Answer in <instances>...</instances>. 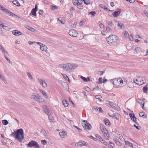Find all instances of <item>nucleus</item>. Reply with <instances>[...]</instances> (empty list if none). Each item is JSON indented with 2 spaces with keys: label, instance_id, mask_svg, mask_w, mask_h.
Listing matches in <instances>:
<instances>
[{
  "label": "nucleus",
  "instance_id": "1",
  "mask_svg": "<svg viewBox=\"0 0 148 148\" xmlns=\"http://www.w3.org/2000/svg\"><path fill=\"white\" fill-rule=\"evenodd\" d=\"M15 132V138L17 139L18 141L21 142L24 139L23 130L22 129L17 130Z\"/></svg>",
  "mask_w": 148,
  "mask_h": 148
},
{
  "label": "nucleus",
  "instance_id": "2",
  "mask_svg": "<svg viewBox=\"0 0 148 148\" xmlns=\"http://www.w3.org/2000/svg\"><path fill=\"white\" fill-rule=\"evenodd\" d=\"M106 40L108 43L110 45H112L116 44L118 40V37L115 35H112L107 38Z\"/></svg>",
  "mask_w": 148,
  "mask_h": 148
},
{
  "label": "nucleus",
  "instance_id": "3",
  "mask_svg": "<svg viewBox=\"0 0 148 148\" xmlns=\"http://www.w3.org/2000/svg\"><path fill=\"white\" fill-rule=\"evenodd\" d=\"M59 67L62 68L63 70L65 71L71 70L73 68V65L70 63L60 64Z\"/></svg>",
  "mask_w": 148,
  "mask_h": 148
},
{
  "label": "nucleus",
  "instance_id": "4",
  "mask_svg": "<svg viewBox=\"0 0 148 148\" xmlns=\"http://www.w3.org/2000/svg\"><path fill=\"white\" fill-rule=\"evenodd\" d=\"M31 98L34 100L41 102L43 101V99L41 97L38 95V94L37 95L35 94L34 93H33L31 96Z\"/></svg>",
  "mask_w": 148,
  "mask_h": 148
},
{
  "label": "nucleus",
  "instance_id": "5",
  "mask_svg": "<svg viewBox=\"0 0 148 148\" xmlns=\"http://www.w3.org/2000/svg\"><path fill=\"white\" fill-rule=\"evenodd\" d=\"M27 146L29 147H34V148H40L38 143L35 140H32L27 145Z\"/></svg>",
  "mask_w": 148,
  "mask_h": 148
},
{
  "label": "nucleus",
  "instance_id": "6",
  "mask_svg": "<svg viewBox=\"0 0 148 148\" xmlns=\"http://www.w3.org/2000/svg\"><path fill=\"white\" fill-rule=\"evenodd\" d=\"M133 82L136 84L138 85H142L144 83L142 79L140 77H138L137 78L135 81V79H134L133 80Z\"/></svg>",
  "mask_w": 148,
  "mask_h": 148
},
{
  "label": "nucleus",
  "instance_id": "7",
  "mask_svg": "<svg viewBox=\"0 0 148 148\" xmlns=\"http://www.w3.org/2000/svg\"><path fill=\"white\" fill-rule=\"evenodd\" d=\"M69 33V35L72 37H77L78 34V33L74 29H71Z\"/></svg>",
  "mask_w": 148,
  "mask_h": 148
},
{
  "label": "nucleus",
  "instance_id": "8",
  "mask_svg": "<svg viewBox=\"0 0 148 148\" xmlns=\"http://www.w3.org/2000/svg\"><path fill=\"white\" fill-rule=\"evenodd\" d=\"M121 12V10L120 9L117 8L116 10L112 14L113 16L115 18H117L118 16L119 15Z\"/></svg>",
  "mask_w": 148,
  "mask_h": 148
},
{
  "label": "nucleus",
  "instance_id": "9",
  "mask_svg": "<svg viewBox=\"0 0 148 148\" xmlns=\"http://www.w3.org/2000/svg\"><path fill=\"white\" fill-rule=\"evenodd\" d=\"M38 82L44 87H45L47 86V83L45 82L44 79H42L40 78L38 79Z\"/></svg>",
  "mask_w": 148,
  "mask_h": 148
},
{
  "label": "nucleus",
  "instance_id": "10",
  "mask_svg": "<svg viewBox=\"0 0 148 148\" xmlns=\"http://www.w3.org/2000/svg\"><path fill=\"white\" fill-rule=\"evenodd\" d=\"M42 108L44 111V112L48 115L49 114H51V112L47 108V107L45 105H43Z\"/></svg>",
  "mask_w": 148,
  "mask_h": 148
},
{
  "label": "nucleus",
  "instance_id": "11",
  "mask_svg": "<svg viewBox=\"0 0 148 148\" xmlns=\"http://www.w3.org/2000/svg\"><path fill=\"white\" fill-rule=\"evenodd\" d=\"M129 115L131 120L137 124V123L136 122L137 119L135 116L134 114L133 113H131L129 114Z\"/></svg>",
  "mask_w": 148,
  "mask_h": 148
},
{
  "label": "nucleus",
  "instance_id": "12",
  "mask_svg": "<svg viewBox=\"0 0 148 148\" xmlns=\"http://www.w3.org/2000/svg\"><path fill=\"white\" fill-rule=\"evenodd\" d=\"M12 34L15 36H18L21 35V32L17 30H13L12 31Z\"/></svg>",
  "mask_w": 148,
  "mask_h": 148
},
{
  "label": "nucleus",
  "instance_id": "13",
  "mask_svg": "<svg viewBox=\"0 0 148 148\" xmlns=\"http://www.w3.org/2000/svg\"><path fill=\"white\" fill-rule=\"evenodd\" d=\"M83 127L85 129L87 128L89 130H90L91 129L92 127L91 125L88 123L84 124V125Z\"/></svg>",
  "mask_w": 148,
  "mask_h": 148
},
{
  "label": "nucleus",
  "instance_id": "14",
  "mask_svg": "<svg viewBox=\"0 0 148 148\" xmlns=\"http://www.w3.org/2000/svg\"><path fill=\"white\" fill-rule=\"evenodd\" d=\"M59 134L60 136L64 138L66 136V133L64 130H62L60 132H59Z\"/></svg>",
  "mask_w": 148,
  "mask_h": 148
},
{
  "label": "nucleus",
  "instance_id": "15",
  "mask_svg": "<svg viewBox=\"0 0 148 148\" xmlns=\"http://www.w3.org/2000/svg\"><path fill=\"white\" fill-rule=\"evenodd\" d=\"M137 101L138 103H143L142 106V107L143 110H145L146 109L144 107V103H145V102H144V101H143L142 100L138 99L137 100Z\"/></svg>",
  "mask_w": 148,
  "mask_h": 148
},
{
  "label": "nucleus",
  "instance_id": "16",
  "mask_svg": "<svg viewBox=\"0 0 148 148\" xmlns=\"http://www.w3.org/2000/svg\"><path fill=\"white\" fill-rule=\"evenodd\" d=\"M119 80V79H115L113 80H112L111 82L112 84H113L114 85V86L115 87H116L118 86V80Z\"/></svg>",
  "mask_w": 148,
  "mask_h": 148
},
{
  "label": "nucleus",
  "instance_id": "17",
  "mask_svg": "<svg viewBox=\"0 0 148 148\" xmlns=\"http://www.w3.org/2000/svg\"><path fill=\"white\" fill-rule=\"evenodd\" d=\"M40 49L42 51H46L47 49V47L46 45L43 44L40 47Z\"/></svg>",
  "mask_w": 148,
  "mask_h": 148
},
{
  "label": "nucleus",
  "instance_id": "18",
  "mask_svg": "<svg viewBox=\"0 0 148 148\" xmlns=\"http://www.w3.org/2000/svg\"><path fill=\"white\" fill-rule=\"evenodd\" d=\"M78 144L80 146L82 147L84 146H86L88 145L87 143L83 141L82 142H78Z\"/></svg>",
  "mask_w": 148,
  "mask_h": 148
},
{
  "label": "nucleus",
  "instance_id": "19",
  "mask_svg": "<svg viewBox=\"0 0 148 148\" xmlns=\"http://www.w3.org/2000/svg\"><path fill=\"white\" fill-rule=\"evenodd\" d=\"M106 132H107L103 136L105 139L109 140L110 139V136L108 131H106Z\"/></svg>",
  "mask_w": 148,
  "mask_h": 148
},
{
  "label": "nucleus",
  "instance_id": "20",
  "mask_svg": "<svg viewBox=\"0 0 148 148\" xmlns=\"http://www.w3.org/2000/svg\"><path fill=\"white\" fill-rule=\"evenodd\" d=\"M107 103L108 104H109V105H108V106L109 107H111L112 108H114V106L115 105V104L113 103V102L109 101H108Z\"/></svg>",
  "mask_w": 148,
  "mask_h": 148
},
{
  "label": "nucleus",
  "instance_id": "21",
  "mask_svg": "<svg viewBox=\"0 0 148 148\" xmlns=\"http://www.w3.org/2000/svg\"><path fill=\"white\" fill-rule=\"evenodd\" d=\"M100 127L101 131L102 132H104L106 131H107L106 130V128L105 127L104 125L103 124H100Z\"/></svg>",
  "mask_w": 148,
  "mask_h": 148
},
{
  "label": "nucleus",
  "instance_id": "22",
  "mask_svg": "<svg viewBox=\"0 0 148 148\" xmlns=\"http://www.w3.org/2000/svg\"><path fill=\"white\" fill-rule=\"evenodd\" d=\"M25 27L28 29L30 30V31L32 32H34L35 30V29L32 28V27H30L29 25H25Z\"/></svg>",
  "mask_w": 148,
  "mask_h": 148
},
{
  "label": "nucleus",
  "instance_id": "23",
  "mask_svg": "<svg viewBox=\"0 0 148 148\" xmlns=\"http://www.w3.org/2000/svg\"><path fill=\"white\" fill-rule=\"evenodd\" d=\"M40 92L42 93L43 95L45 96V98L47 99L48 98V97L47 96V95L45 92L43 90H40Z\"/></svg>",
  "mask_w": 148,
  "mask_h": 148
},
{
  "label": "nucleus",
  "instance_id": "24",
  "mask_svg": "<svg viewBox=\"0 0 148 148\" xmlns=\"http://www.w3.org/2000/svg\"><path fill=\"white\" fill-rule=\"evenodd\" d=\"M58 21H60L62 24H64L65 22V20L62 17H59L58 19Z\"/></svg>",
  "mask_w": 148,
  "mask_h": 148
},
{
  "label": "nucleus",
  "instance_id": "25",
  "mask_svg": "<svg viewBox=\"0 0 148 148\" xmlns=\"http://www.w3.org/2000/svg\"><path fill=\"white\" fill-rule=\"evenodd\" d=\"M139 116H140L144 118H147V115H146V114L143 112H141L139 114Z\"/></svg>",
  "mask_w": 148,
  "mask_h": 148
},
{
  "label": "nucleus",
  "instance_id": "26",
  "mask_svg": "<svg viewBox=\"0 0 148 148\" xmlns=\"http://www.w3.org/2000/svg\"><path fill=\"white\" fill-rule=\"evenodd\" d=\"M12 3L18 6H19L20 5V3L16 0H13L12 1Z\"/></svg>",
  "mask_w": 148,
  "mask_h": 148
},
{
  "label": "nucleus",
  "instance_id": "27",
  "mask_svg": "<svg viewBox=\"0 0 148 148\" xmlns=\"http://www.w3.org/2000/svg\"><path fill=\"white\" fill-rule=\"evenodd\" d=\"M36 10H35L34 9H33L32 10L30 14H32V15L34 16H36Z\"/></svg>",
  "mask_w": 148,
  "mask_h": 148
},
{
  "label": "nucleus",
  "instance_id": "28",
  "mask_svg": "<svg viewBox=\"0 0 148 148\" xmlns=\"http://www.w3.org/2000/svg\"><path fill=\"white\" fill-rule=\"evenodd\" d=\"M117 25L119 28L121 29H124V25L121 23H119Z\"/></svg>",
  "mask_w": 148,
  "mask_h": 148
},
{
  "label": "nucleus",
  "instance_id": "29",
  "mask_svg": "<svg viewBox=\"0 0 148 148\" xmlns=\"http://www.w3.org/2000/svg\"><path fill=\"white\" fill-rule=\"evenodd\" d=\"M125 140V143L126 145H128L129 146L132 147V148H133V145L131 143H130L129 141H126L125 140Z\"/></svg>",
  "mask_w": 148,
  "mask_h": 148
},
{
  "label": "nucleus",
  "instance_id": "30",
  "mask_svg": "<svg viewBox=\"0 0 148 148\" xmlns=\"http://www.w3.org/2000/svg\"><path fill=\"white\" fill-rule=\"evenodd\" d=\"M105 124L108 126H109L110 125V123L109 120L107 119H105L104 120Z\"/></svg>",
  "mask_w": 148,
  "mask_h": 148
},
{
  "label": "nucleus",
  "instance_id": "31",
  "mask_svg": "<svg viewBox=\"0 0 148 148\" xmlns=\"http://www.w3.org/2000/svg\"><path fill=\"white\" fill-rule=\"evenodd\" d=\"M95 136L97 138V140H98L100 142L101 140H102L103 138L101 137L100 135L97 134H96L95 135Z\"/></svg>",
  "mask_w": 148,
  "mask_h": 148
},
{
  "label": "nucleus",
  "instance_id": "32",
  "mask_svg": "<svg viewBox=\"0 0 148 148\" xmlns=\"http://www.w3.org/2000/svg\"><path fill=\"white\" fill-rule=\"evenodd\" d=\"M116 137L119 138L121 140H123V138L122 135L121 134H117Z\"/></svg>",
  "mask_w": 148,
  "mask_h": 148
},
{
  "label": "nucleus",
  "instance_id": "33",
  "mask_svg": "<svg viewBox=\"0 0 148 148\" xmlns=\"http://www.w3.org/2000/svg\"><path fill=\"white\" fill-rule=\"evenodd\" d=\"M62 103L64 107H66L68 106V105L69 104V103L67 102L66 100H65L64 101H62Z\"/></svg>",
  "mask_w": 148,
  "mask_h": 148
},
{
  "label": "nucleus",
  "instance_id": "34",
  "mask_svg": "<svg viewBox=\"0 0 148 148\" xmlns=\"http://www.w3.org/2000/svg\"><path fill=\"white\" fill-rule=\"evenodd\" d=\"M0 9L5 13L7 12L8 10V9L1 6H0Z\"/></svg>",
  "mask_w": 148,
  "mask_h": 148
},
{
  "label": "nucleus",
  "instance_id": "35",
  "mask_svg": "<svg viewBox=\"0 0 148 148\" xmlns=\"http://www.w3.org/2000/svg\"><path fill=\"white\" fill-rule=\"evenodd\" d=\"M51 115L49 114L48 115L49 119L51 122H53L54 120V118Z\"/></svg>",
  "mask_w": 148,
  "mask_h": 148
},
{
  "label": "nucleus",
  "instance_id": "36",
  "mask_svg": "<svg viewBox=\"0 0 148 148\" xmlns=\"http://www.w3.org/2000/svg\"><path fill=\"white\" fill-rule=\"evenodd\" d=\"M110 116H115V118L117 120L119 119L120 116L119 114H116L115 115H113L112 116L109 115Z\"/></svg>",
  "mask_w": 148,
  "mask_h": 148
},
{
  "label": "nucleus",
  "instance_id": "37",
  "mask_svg": "<svg viewBox=\"0 0 148 148\" xmlns=\"http://www.w3.org/2000/svg\"><path fill=\"white\" fill-rule=\"evenodd\" d=\"M6 13L8 14L9 16H13L14 14L8 10V11Z\"/></svg>",
  "mask_w": 148,
  "mask_h": 148
},
{
  "label": "nucleus",
  "instance_id": "38",
  "mask_svg": "<svg viewBox=\"0 0 148 148\" xmlns=\"http://www.w3.org/2000/svg\"><path fill=\"white\" fill-rule=\"evenodd\" d=\"M148 90V86L147 85H146L145 86L143 87V92L145 93H146Z\"/></svg>",
  "mask_w": 148,
  "mask_h": 148
},
{
  "label": "nucleus",
  "instance_id": "39",
  "mask_svg": "<svg viewBox=\"0 0 148 148\" xmlns=\"http://www.w3.org/2000/svg\"><path fill=\"white\" fill-rule=\"evenodd\" d=\"M114 108V110H115L118 111L120 110L121 109L120 108L119 106H118L116 104H115L114 106V108Z\"/></svg>",
  "mask_w": 148,
  "mask_h": 148
},
{
  "label": "nucleus",
  "instance_id": "40",
  "mask_svg": "<svg viewBox=\"0 0 148 148\" xmlns=\"http://www.w3.org/2000/svg\"><path fill=\"white\" fill-rule=\"evenodd\" d=\"M96 13L95 11H92L89 13L88 15H91V16H94L96 14Z\"/></svg>",
  "mask_w": 148,
  "mask_h": 148
},
{
  "label": "nucleus",
  "instance_id": "41",
  "mask_svg": "<svg viewBox=\"0 0 148 148\" xmlns=\"http://www.w3.org/2000/svg\"><path fill=\"white\" fill-rule=\"evenodd\" d=\"M76 6L78 8L80 9H82L83 8V7L82 4H78L76 5Z\"/></svg>",
  "mask_w": 148,
  "mask_h": 148
},
{
  "label": "nucleus",
  "instance_id": "42",
  "mask_svg": "<svg viewBox=\"0 0 148 148\" xmlns=\"http://www.w3.org/2000/svg\"><path fill=\"white\" fill-rule=\"evenodd\" d=\"M83 1H84V3L87 5L89 4L90 2V0H83Z\"/></svg>",
  "mask_w": 148,
  "mask_h": 148
},
{
  "label": "nucleus",
  "instance_id": "43",
  "mask_svg": "<svg viewBox=\"0 0 148 148\" xmlns=\"http://www.w3.org/2000/svg\"><path fill=\"white\" fill-rule=\"evenodd\" d=\"M2 122L3 125H7L8 124V122L6 120H3L2 121Z\"/></svg>",
  "mask_w": 148,
  "mask_h": 148
},
{
  "label": "nucleus",
  "instance_id": "44",
  "mask_svg": "<svg viewBox=\"0 0 148 148\" xmlns=\"http://www.w3.org/2000/svg\"><path fill=\"white\" fill-rule=\"evenodd\" d=\"M72 2L73 4L76 6L78 4H79V2L76 0H73Z\"/></svg>",
  "mask_w": 148,
  "mask_h": 148
},
{
  "label": "nucleus",
  "instance_id": "45",
  "mask_svg": "<svg viewBox=\"0 0 148 148\" xmlns=\"http://www.w3.org/2000/svg\"><path fill=\"white\" fill-rule=\"evenodd\" d=\"M0 49L4 53H6L7 55H8V52L5 51L3 47H2Z\"/></svg>",
  "mask_w": 148,
  "mask_h": 148
},
{
  "label": "nucleus",
  "instance_id": "46",
  "mask_svg": "<svg viewBox=\"0 0 148 148\" xmlns=\"http://www.w3.org/2000/svg\"><path fill=\"white\" fill-rule=\"evenodd\" d=\"M2 25L3 28L5 30H8L10 29V28L8 26H5L3 25Z\"/></svg>",
  "mask_w": 148,
  "mask_h": 148
},
{
  "label": "nucleus",
  "instance_id": "47",
  "mask_svg": "<svg viewBox=\"0 0 148 148\" xmlns=\"http://www.w3.org/2000/svg\"><path fill=\"white\" fill-rule=\"evenodd\" d=\"M40 133L42 134H43L45 136H47V134L46 133L45 130H42Z\"/></svg>",
  "mask_w": 148,
  "mask_h": 148
},
{
  "label": "nucleus",
  "instance_id": "48",
  "mask_svg": "<svg viewBox=\"0 0 148 148\" xmlns=\"http://www.w3.org/2000/svg\"><path fill=\"white\" fill-rule=\"evenodd\" d=\"M27 74L28 75V76L29 77V78H30V79H32L33 78V77L32 75H31V73L29 72H28L27 73Z\"/></svg>",
  "mask_w": 148,
  "mask_h": 148
},
{
  "label": "nucleus",
  "instance_id": "49",
  "mask_svg": "<svg viewBox=\"0 0 148 148\" xmlns=\"http://www.w3.org/2000/svg\"><path fill=\"white\" fill-rule=\"evenodd\" d=\"M51 9L54 10L55 9H57L58 8V7L56 6L51 5Z\"/></svg>",
  "mask_w": 148,
  "mask_h": 148
},
{
  "label": "nucleus",
  "instance_id": "50",
  "mask_svg": "<svg viewBox=\"0 0 148 148\" xmlns=\"http://www.w3.org/2000/svg\"><path fill=\"white\" fill-rule=\"evenodd\" d=\"M115 142L116 144L117 145H118L119 146H120L121 145V143L120 142H119L118 140H116V141H115Z\"/></svg>",
  "mask_w": 148,
  "mask_h": 148
},
{
  "label": "nucleus",
  "instance_id": "51",
  "mask_svg": "<svg viewBox=\"0 0 148 148\" xmlns=\"http://www.w3.org/2000/svg\"><path fill=\"white\" fill-rule=\"evenodd\" d=\"M81 78L83 79V80L85 82H87V78L83 77L82 76H81L80 77Z\"/></svg>",
  "mask_w": 148,
  "mask_h": 148
},
{
  "label": "nucleus",
  "instance_id": "52",
  "mask_svg": "<svg viewBox=\"0 0 148 148\" xmlns=\"http://www.w3.org/2000/svg\"><path fill=\"white\" fill-rule=\"evenodd\" d=\"M139 50V48L138 47H136L135 48L134 51L136 52V53H137L138 52Z\"/></svg>",
  "mask_w": 148,
  "mask_h": 148
},
{
  "label": "nucleus",
  "instance_id": "53",
  "mask_svg": "<svg viewBox=\"0 0 148 148\" xmlns=\"http://www.w3.org/2000/svg\"><path fill=\"white\" fill-rule=\"evenodd\" d=\"M89 137L91 139H93V140H94L95 141H97V138H95L94 137L92 136L91 135Z\"/></svg>",
  "mask_w": 148,
  "mask_h": 148
},
{
  "label": "nucleus",
  "instance_id": "54",
  "mask_svg": "<svg viewBox=\"0 0 148 148\" xmlns=\"http://www.w3.org/2000/svg\"><path fill=\"white\" fill-rule=\"evenodd\" d=\"M99 6L102 8H103L104 9V8L105 7V5L103 4H100L99 5Z\"/></svg>",
  "mask_w": 148,
  "mask_h": 148
},
{
  "label": "nucleus",
  "instance_id": "55",
  "mask_svg": "<svg viewBox=\"0 0 148 148\" xmlns=\"http://www.w3.org/2000/svg\"><path fill=\"white\" fill-rule=\"evenodd\" d=\"M103 144L107 146H109V145H110V146H112L111 145H109L108 143L106 142L105 141L103 143Z\"/></svg>",
  "mask_w": 148,
  "mask_h": 148
},
{
  "label": "nucleus",
  "instance_id": "56",
  "mask_svg": "<svg viewBox=\"0 0 148 148\" xmlns=\"http://www.w3.org/2000/svg\"><path fill=\"white\" fill-rule=\"evenodd\" d=\"M41 142L42 144L44 145H45V144L47 143V142L46 141V140H41Z\"/></svg>",
  "mask_w": 148,
  "mask_h": 148
},
{
  "label": "nucleus",
  "instance_id": "57",
  "mask_svg": "<svg viewBox=\"0 0 148 148\" xmlns=\"http://www.w3.org/2000/svg\"><path fill=\"white\" fill-rule=\"evenodd\" d=\"M104 10L106 11H112V10L109 9L108 8L106 7V6H105V7L104 8Z\"/></svg>",
  "mask_w": 148,
  "mask_h": 148
},
{
  "label": "nucleus",
  "instance_id": "58",
  "mask_svg": "<svg viewBox=\"0 0 148 148\" xmlns=\"http://www.w3.org/2000/svg\"><path fill=\"white\" fill-rule=\"evenodd\" d=\"M97 72L99 74L101 75H102L103 74V73L104 72L102 71H98Z\"/></svg>",
  "mask_w": 148,
  "mask_h": 148
},
{
  "label": "nucleus",
  "instance_id": "59",
  "mask_svg": "<svg viewBox=\"0 0 148 148\" xmlns=\"http://www.w3.org/2000/svg\"><path fill=\"white\" fill-rule=\"evenodd\" d=\"M106 30L108 32H110L111 31V29L109 26L106 27Z\"/></svg>",
  "mask_w": 148,
  "mask_h": 148
},
{
  "label": "nucleus",
  "instance_id": "60",
  "mask_svg": "<svg viewBox=\"0 0 148 148\" xmlns=\"http://www.w3.org/2000/svg\"><path fill=\"white\" fill-rule=\"evenodd\" d=\"M95 98L97 99H99L101 98V96L100 95H98L95 96Z\"/></svg>",
  "mask_w": 148,
  "mask_h": 148
},
{
  "label": "nucleus",
  "instance_id": "61",
  "mask_svg": "<svg viewBox=\"0 0 148 148\" xmlns=\"http://www.w3.org/2000/svg\"><path fill=\"white\" fill-rule=\"evenodd\" d=\"M85 90L87 91H89L90 90V89L87 86H86L85 88Z\"/></svg>",
  "mask_w": 148,
  "mask_h": 148
},
{
  "label": "nucleus",
  "instance_id": "62",
  "mask_svg": "<svg viewBox=\"0 0 148 148\" xmlns=\"http://www.w3.org/2000/svg\"><path fill=\"white\" fill-rule=\"evenodd\" d=\"M99 81L101 83H103V79L102 78V77H100L99 79Z\"/></svg>",
  "mask_w": 148,
  "mask_h": 148
},
{
  "label": "nucleus",
  "instance_id": "63",
  "mask_svg": "<svg viewBox=\"0 0 148 148\" xmlns=\"http://www.w3.org/2000/svg\"><path fill=\"white\" fill-rule=\"evenodd\" d=\"M38 13L42 15L43 14V11L42 10H40L39 11Z\"/></svg>",
  "mask_w": 148,
  "mask_h": 148
},
{
  "label": "nucleus",
  "instance_id": "64",
  "mask_svg": "<svg viewBox=\"0 0 148 148\" xmlns=\"http://www.w3.org/2000/svg\"><path fill=\"white\" fill-rule=\"evenodd\" d=\"M77 24V22H75V23L72 25V27L74 28H75L76 27Z\"/></svg>",
  "mask_w": 148,
  "mask_h": 148
}]
</instances>
